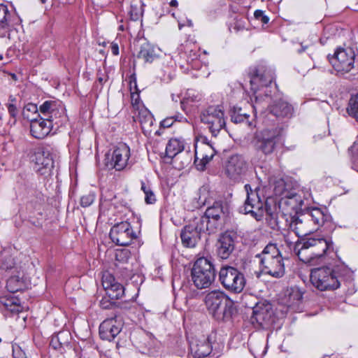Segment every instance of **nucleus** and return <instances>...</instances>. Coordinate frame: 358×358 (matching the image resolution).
<instances>
[{
    "label": "nucleus",
    "instance_id": "obj_1",
    "mask_svg": "<svg viewBox=\"0 0 358 358\" xmlns=\"http://www.w3.org/2000/svg\"><path fill=\"white\" fill-rule=\"evenodd\" d=\"M331 252H334V243L330 237L309 235L294 245V253L299 260L306 264L322 261Z\"/></svg>",
    "mask_w": 358,
    "mask_h": 358
},
{
    "label": "nucleus",
    "instance_id": "obj_2",
    "mask_svg": "<svg viewBox=\"0 0 358 358\" xmlns=\"http://www.w3.org/2000/svg\"><path fill=\"white\" fill-rule=\"evenodd\" d=\"M331 216L317 207L306 208L300 215H291L286 219V226L298 239L307 237L313 230L330 222Z\"/></svg>",
    "mask_w": 358,
    "mask_h": 358
},
{
    "label": "nucleus",
    "instance_id": "obj_3",
    "mask_svg": "<svg viewBox=\"0 0 358 358\" xmlns=\"http://www.w3.org/2000/svg\"><path fill=\"white\" fill-rule=\"evenodd\" d=\"M352 280V272L347 268H333L327 266L311 270L310 280L312 285L320 291H333L341 286L344 276Z\"/></svg>",
    "mask_w": 358,
    "mask_h": 358
},
{
    "label": "nucleus",
    "instance_id": "obj_4",
    "mask_svg": "<svg viewBox=\"0 0 358 358\" xmlns=\"http://www.w3.org/2000/svg\"><path fill=\"white\" fill-rule=\"evenodd\" d=\"M203 204L208 207L199 221L204 226L207 234H215L224 227L229 216V207L222 200L214 201L212 203L205 200Z\"/></svg>",
    "mask_w": 358,
    "mask_h": 358
},
{
    "label": "nucleus",
    "instance_id": "obj_5",
    "mask_svg": "<svg viewBox=\"0 0 358 358\" xmlns=\"http://www.w3.org/2000/svg\"><path fill=\"white\" fill-rule=\"evenodd\" d=\"M204 302L209 313L217 321H229L236 313L233 302L222 291L210 292L206 295Z\"/></svg>",
    "mask_w": 358,
    "mask_h": 358
},
{
    "label": "nucleus",
    "instance_id": "obj_6",
    "mask_svg": "<svg viewBox=\"0 0 358 358\" xmlns=\"http://www.w3.org/2000/svg\"><path fill=\"white\" fill-rule=\"evenodd\" d=\"M282 133L283 128L278 126L257 131L252 141L255 151L265 157H271L277 150Z\"/></svg>",
    "mask_w": 358,
    "mask_h": 358
},
{
    "label": "nucleus",
    "instance_id": "obj_7",
    "mask_svg": "<svg viewBox=\"0 0 358 358\" xmlns=\"http://www.w3.org/2000/svg\"><path fill=\"white\" fill-rule=\"evenodd\" d=\"M215 277L216 271L211 257H201L194 262L191 269V279L197 289L209 287Z\"/></svg>",
    "mask_w": 358,
    "mask_h": 358
},
{
    "label": "nucleus",
    "instance_id": "obj_8",
    "mask_svg": "<svg viewBox=\"0 0 358 358\" xmlns=\"http://www.w3.org/2000/svg\"><path fill=\"white\" fill-rule=\"evenodd\" d=\"M218 281L229 293L240 294L246 285L244 274L237 268L224 264L218 271Z\"/></svg>",
    "mask_w": 358,
    "mask_h": 358
},
{
    "label": "nucleus",
    "instance_id": "obj_9",
    "mask_svg": "<svg viewBox=\"0 0 358 358\" xmlns=\"http://www.w3.org/2000/svg\"><path fill=\"white\" fill-rule=\"evenodd\" d=\"M246 192V199L243 204L239 207L238 211L245 215H250L257 221H260L264 217V199L259 195V187L252 189L250 185L244 186Z\"/></svg>",
    "mask_w": 358,
    "mask_h": 358
},
{
    "label": "nucleus",
    "instance_id": "obj_10",
    "mask_svg": "<svg viewBox=\"0 0 358 358\" xmlns=\"http://www.w3.org/2000/svg\"><path fill=\"white\" fill-rule=\"evenodd\" d=\"M247 73L251 90L255 93L261 87L270 85L275 79L273 71L263 62L250 66Z\"/></svg>",
    "mask_w": 358,
    "mask_h": 358
},
{
    "label": "nucleus",
    "instance_id": "obj_11",
    "mask_svg": "<svg viewBox=\"0 0 358 358\" xmlns=\"http://www.w3.org/2000/svg\"><path fill=\"white\" fill-rule=\"evenodd\" d=\"M200 117L201 122L207 125V128L214 137H216L222 129H225L224 110L221 105L209 106L202 110Z\"/></svg>",
    "mask_w": 358,
    "mask_h": 358
},
{
    "label": "nucleus",
    "instance_id": "obj_12",
    "mask_svg": "<svg viewBox=\"0 0 358 358\" xmlns=\"http://www.w3.org/2000/svg\"><path fill=\"white\" fill-rule=\"evenodd\" d=\"M356 53L351 47L338 48L328 59L338 74L344 75L350 72L355 66Z\"/></svg>",
    "mask_w": 358,
    "mask_h": 358
},
{
    "label": "nucleus",
    "instance_id": "obj_13",
    "mask_svg": "<svg viewBox=\"0 0 358 358\" xmlns=\"http://www.w3.org/2000/svg\"><path fill=\"white\" fill-rule=\"evenodd\" d=\"M130 148L126 143H120L114 148L112 154L106 155V166L108 169L122 171L127 166L131 167L134 162L129 159Z\"/></svg>",
    "mask_w": 358,
    "mask_h": 358
},
{
    "label": "nucleus",
    "instance_id": "obj_14",
    "mask_svg": "<svg viewBox=\"0 0 358 358\" xmlns=\"http://www.w3.org/2000/svg\"><path fill=\"white\" fill-rule=\"evenodd\" d=\"M109 236L113 243L120 246L129 245L138 238L137 234L128 221L115 224L110 230Z\"/></svg>",
    "mask_w": 358,
    "mask_h": 358
},
{
    "label": "nucleus",
    "instance_id": "obj_15",
    "mask_svg": "<svg viewBox=\"0 0 358 358\" xmlns=\"http://www.w3.org/2000/svg\"><path fill=\"white\" fill-rule=\"evenodd\" d=\"M274 320V313L270 303L257 304L253 308L250 321L255 328L267 329Z\"/></svg>",
    "mask_w": 358,
    "mask_h": 358
},
{
    "label": "nucleus",
    "instance_id": "obj_16",
    "mask_svg": "<svg viewBox=\"0 0 358 358\" xmlns=\"http://www.w3.org/2000/svg\"><path fill=\"white\" fill-rule=\"evenodd\" d=\"M122 318L117 311L104 320L99 326V335L102 340L113 341L121 331Z\"/></svg>",
    "mask_w": 358,
    "mask_h": 358
},
{
    "label": "nucleus",
    "instance_id": "obj_17",
    "mask_svg": "<svg viewBox=\"0 0 358 358\" xmlns=\"http://www.w3.org/2000/svg\"><path fill=\"white\" fill-rule=\"evenodd\" d=\"M202 233H206V229L199 221L185 225L180 234L182 245L188 248H195L201 241Z\"/></svg>",
    "mask_w": 358,
    "mask_h": 358
},
{
    "label": "nucleus",
    "instance_id": "obj_18",
    "mask_svg": "<svg viewBox=\"0 0 358 358\" xmlns=\"http://www.w3.org/2000/svg\"><path fill=\"white\" fill-rule=\"evenodd\" d=\"M248 170V162L241 155H232L226 164L225 172L227 176L234 180L239 181L245 176Z\"/></svg>",
    "mask_w": 358,
    "mask_h": 358
},
{
    "label": "nucleus",
    "instance_id": "obj_19",
    "mask_svg": "<svg viewBox=\"0 0 358 358\" xmlns=\"http://www.w3.org/2000/svg\"><path fill=\"white\" fill-rule=\"evenodd\" d=\"M32 161L35 164L36 171L41 176L48 177L52 174L54 160L50 153L45 152L43 148H38L35 150Z\"/></svg>",
    "mask_w": 358,
    "mask_h": 358
},
{
    "label": "nucleus",
    "instance_id": "obj_20",
    "mask_svg": "<svg viewBox=\"0 0 358 358\" xmlns=\"http://www.w3.org/2000/svg\"><path fill=\"white\" fill-rule=\"evenodd\" d=\"M236 233L234 231H226L221 234L216 243L217 255L222 259H227L235 248Z\"/></svg>",
    "mask_w": 358,
    "mask_h": 358
},
{
    "label": "nucleus",
    "instance_id": "obj_21",
    "mask_svg": "<svg viewBox=\"0 0 358 358\" xmlns=\"http://www.w3.org/2000/svg\"><path fill=\"white\" fill-rule=\"evenodd\" d=\"M102 285L110 300L121 299L124 294V286L117 282L113 275L105 273L102 276Z\"/></svg>",
    "mask_w": 358,
    "mask_h": 358
},
{
    "label": "nucleus",
    "instance_id": "obj_22",
    "mask_svg": "<svg viewBox=\"0 0 358 358\" xmlns=\"http://www.w3.org/2000/svg\"><path fill=\"white\" fill-rule=\"evenodd\" d=\"M53 122L52 120L41 117V115H38V117L31 119L30 121L31 135L37 139L44 138L50 133Z\"/></svg>",
    "mask_w": 358,
    "mask_h": 358
},
{
    "label": "nucleus",
    "instance_id": "obj_23",
    "mask_svg": "<svg viewBox=\"0 0 358 358\" xmlns=\"http://www.w3.org/2000/svg\"><path fill=\"white\" fill-rule=\"evenodd\" d=\"M303 204V200L300 194L296 192H287L280 200L279 207L282 210H286L291 216L292 211L295 215L298 214L299 210H301Z\"/></svg>",
    "mask_w": 358,
    "mask_h": 358
},
{
    "label": "nucleus",
    "instance_id": "obj_24",
    "mask_svg": "<svg viewBox=\"0 0 358 358\" xmlns=\"http://www.w3.org/2000/svg\"><path fill=\"white\" fill-rule=\"evenodd\" d=\"M261 271L275 278H280L285 273L284 260L282 256L260 266Z\"/></svg>",
    "mask_w": 358,
    "mask_h": 358
},
{
    "label": "nucleus",
    "instance_id": "obj_25",
    "mask_svg": "<svg viewBox=\"0 0 358 358\" xmlns=\"http://www.w3.org/2000/svg\"><path fill=\"white\" fill-rule=\"evenodd\" d=\"M159 48L148 41L143 42L137 52L136 57L145 63H152L159 57Z\"/></svg>",
    "mask_w": 358,
    "mask_h": 358
},
{
    "label": "nucleus",
    "instance_id": "obj_26",
    "mask_svg": "<svg viewBox=\"0 0 358 358\" xmlns=\"http://www.w3.org/2000/svg\"><path fill=\"white\" fill-rule=\"evenodd\" d=\"M231 121L235 124L245 123L249 127H255L254 118L250 119V115L245 109L238 106H233L229 110Z\"/></svg>",
    "mask_w": 358,
    "mask_h": 358
},
{
    "label": "nucleus",
    "instance_id": "obj_27",
    "mask_svg": "<svg viewBox=\"0 0 358 358\" xmlns=\"http://www.w3.org/2000/svg\"><path fill=\"white\" fill-rule=\"evenodd\" d=\"M190 352L195 358H203L208 356L212 351L209 338L195 340L190 342Z\"/></svg>",
    "mask_w": 358,
    "mask_h": 358
},
{
    "label": "nucleus",
    "instance_id": "obj_28",
    "mask_svg": "<svg viewBox=\"0 0 358 358\" xmlns=\"http://www.w3.org/2000/svg\"><path fill=\"white\" fill-rule=\"evenodd\" d=\"M15 18V16L9 12L8 6L0 2V37H4L10 28L16 24Z\"/></svg>",
    "mask_w": 358,
    "mask_h": 358
},
{
    "label": "nucleus",
    "instance_id": "obj_29",
    "mask_svg": "<svg viewBox=\"0 0 358 358\" xmlns=\"http://www.w3.org/2000/svg\"><path fill=\"white\" fill-rule=\"evenodd\" d=\"M271 113L277 117L290 118L292 116L294 108L288 102L278 99L273 102L270 108Z\"/></svg>",
    "mask_w": 358,
    "mask_h": 358
},
{
    "label": "nucleus",
    "instance_id": "obj_30",
    "mask_svg": "<svg viewBox=\"0 0 358 358\" xmlns=\"http://www.w3.org/2000/svg\"><path fill=\"white\" fill-rule=\"evenodd\" d=\"M280 256L282 255L277 245L269 243L264 247L261 253L255 255V258L259 259V266H261Z\"/></svg>",
    "mask_w": 358,
    "mask_h": 358
},
{
    "label": "nucleus",
    "instance_id": "obj_31",
    "mask_svg": "<svg viewBox=\"0 0 358 358\" xmlns=\"http://www.w3.org/2000/svg\"><path fill=\"white\" fill-rule=\"evenodd\" d=\"M138 118L143 132L145 135L150 134L155 122L152 114L147 108L143 107L138 111Z\"/></svg>",
    "mask_w": 358,
    "mask_h": 358
},
{
    "label": "nucleus",
    "instance_id": "obj_32",
    "mask_svg": "<svg viewBox=\"0 0 358 358\" xmlns=\"http://www.w3.org/2000/svg\"><path fill=\"white\" fill-rule=\"evenodd\" d=\"M71 334L68 331H59L56 335H53L51 338L50 345L55 350L63 352L65 347L69 345V339Z\"/></svg>",
    "mask_w": 358,
    "mask_h": 358
},
{
    "label": "nucleus",
    "instance_id": "obj_33",
    "mask_svg": "<svg viewBox=\"0 0 358 358\" xmlns=\"http://www.w3.org/2000/svg\"><path fill=\"white\" fill-rule=\"evenodd\" d=\"M45 203V198L43 194L40 191L34 190L28 201L27 208L31 212L38 211V213L41 215L42 213L41 210Z\"/></svg>",
    "mask_w": 358,
    "mask_h": 358
},
{
    "label": "nucleus",
    "instance_id": "obj_34",
    "mask_svg": "<svg viewBox=\"0 0 358 358\" xmlns=\"http://www.w3.org/2000/svg\"><path fill=\"white\" fill-rule=\"evenodd\" d=\"M185 148L184 140L182 138H171L166 147V155L167 157L173 159L176 155L183 151Z\"/></svg>",
    "mask_w": 358,
    "mask_h": 358
},
{
    "label": "nucleus",
    "instance_id": "obj_35",
    "mask_svg": "<svg viewBox=\"0 0 358 358\" xmlns=\"http://www.w3.org/2000/svg\"><path fill=\"white\" fill-rule=\"evenodd\" d=\"M41 117H48L54 122L57 113V103L55 101L48 100L44 101L38 108Z\"/></svg>",
    "mask_w": 358,
    "mask_h": 358
},
{
    "label": "nucleus",
    "instance_id": "obj_36",
    "mask_svg": "<svg viewBox=\"0 0 358 358\" xmlns=\"http://www.w3.org/2000/svg\"><path fill=\"white\" fill-rule=\"evenodd\" d=\"M15 262L11 255L6 252L0 253V273L3 274L15 268Z\"/></svg>",
    "mask_w": 358,
    "mask_h": 358
},
{
    "label": "nucleus",
    "instance_id": "obj_37",
    "mask_svg": "<svg viewBox=\"0 0 358 358\" xmlns=\"http://www.w3.org/2000/svg\"><path fill=\"white\" fill-rule=\"evenodd\" d=\"M213 159L203 154H199L198 145H195L194 165L197 170L203 171L206 169V165Z\"/></svg>",
    "mask_w": 358,
    "mask_h": 358
},
{
    "label": "nucleus",
    "instance_id": "obj_38",
    "mask_svg": "<svg viewBox=\"0 0 358 358\" xmlns=\"http://www.w3.org/2000/svg\"><path fill=\"white\" fill-rule=\"evenodd\" d=\"M39 114V110L36 104L33 103H29L24 106L22 110V116L24 119L29 120L38 117Z\"/></svg>",
    "mask_w": 358,
    "mask_h": 358
},
{
    "label": "nucleus",
    "instance_id": "obj_39",
    "mask_svg": "<svg viewBox=\"0 0 358 358\" xmlns=\"http://www.w3.org/2000/svg\"><path fill=\"white\" fill-rule=\"evenodd\" d=\"M141 189L145 194V202L147 204H153L156 202L157 199L155 194H154L149 182L141 181Z\"/></svg>",
    "mask_w": 358,
    "mask_h": 358
},
{
    "label": "nucleus",
    "instance_id": "obj_40",
    "mask_svg": "<svg viewBox=\"0 0 358 358\" xmlns=\"http://www.w3.org/2000/svg\"><path fill=\"white\" fill-rule=\"evenodd\" d=\"M186 121V118L180 113H176L175 115L166 117L160 122V127L163 128L171 127L175 122Z\"/></svg>",
    "mask_w": 358,
    "mask_h": 358
},
{
    "label": "nucleus",
    "instance_id": "obj_41",
    "mask_svg": "<svg viewBox=\"0 0 358 358\" xmlns=\"http://www.w3.org/2000/svg\"><path fill=\"white\" fill-rule=\"evenodd\" d=\"M22 282L18 276H11L6 282V288L11 293L17 292L22 289Z\"/></svg>",
    "mask_w": 358,
    "mask_h": 358
},
{
    "label": "nucleus",
    "instance_id": "obj_42",
    "mask_svg": "<svg viewBox=\"0 0 358 358\" xmlns=\"http://www.w3.org/2000/svg\"><path fill=\"white\" fill-rule=\"evenodd\" d=\"M347 111L350 116L358 121V93L349 101Z\"/></svg>",
    "mask_w": 358,
    "mask_h": 358
},
{
    "label": "nucleus",
    "instance_id": "obj_43",
    "mask_svg": "<svg viewBox=\"0 0 358 358\" xmlns=\"http://www.w3.org/2000/svg\"><path fill=\"white\" fill-rule=\"evenodd\" d=\"M131 257V252L127 249L117 250L115 253V264L124 266L128 263Z\"/></svg>",
    "mask_w": 358,
    "mask_h": 358
},
{
    "label": "nucleus",
    "instance_id": "obj_44",
    "mask_svg": "<svg viewBox=\"0 0 358 358\" xmlns=\"http://www.w3.org/2000/svg\"><path fill=\"white\" fill-rule=\"evenodd\" d=\"M115 273L124 280H127L131 276V271L127 266L115 264Z\"/></svg>",
    "mask_w": 358,
    "mask_h": 358
},
{
    "label": "nucleus",
    "instance_id": "obj_45",
    "mask_svg": "<svg viewBox=\"0 0 358 358\" xmlns=\"http://www.w3.org/2000/svg\"><path fill=\"white\" fill-rule=\"evenodd\" d=\"M6 106L7 107L8 112L10 117V120L9 121L8 124H10V125H15L17 122L18 110L15 103H8L6 104Z\"/></svg>",
    "mask_w": 358,
    "mask_h": 358
},
{
    "label": "nucleus",
    "instance_id": "obj_46",
    "mask_svg": "<svg viewBox=\"0 0 358 358\" xmlns=\"http://www.w3.org/2000/svg\"><path fill=\"white\" fill-rule=\"evenodd\" d=\"M96 195L95 193L93 192H90L89 193L83 195L80 198V206L83 208H87L89 207L90 205L93 203L94 201Z\"/></svg>",
    "mask_w": 358,
    "mask_h": 358
},
{
    "label": "nucleus",
    "instance_id": "obj_47",
    "mask_svg": "<svg viewBox=\"0 0 358 358\" xmlns=\"http://www.w3.org/2000/svg\"><path fill=\"white\" fill-rule=\"evenodd\" d=\"M96 82L94 84V88L97 90L99 85H100L99 90L101 91L103 85L107 82L108 76L105 73H103L101 70H99L96 73Z\"/></svg>",
    "mask_w": 358,
    "mask_h": 358
},
{
    "label": "nucleus",
    "instance_id": "obj_48",
    "mask_svg": "<svg viewBox=\"0 0 358 358\" xmlns=\"http://www.w3.org/2000/svg\"><path fill=\"white\" fill-rule=\"evenodd\" d=\"M292 233L293 232L288 229L282 233V236L287 246L290 249H293V251L294 252V245L298 242V239L296 241H293V237H292Z\"/></svg>",
    "mask_w": 358,
    "mask_h": 358
},
{
    "label": "nucleus",
    "instance_id": "obj_49",
    "mask_svg": "<svg viewBox=\"0 0 358 358\" xmlns=\"http://www.w3.org/2000/svg\"><path fill=\"white\" fill-rule=\"evenodd\" d=\"M198 152L199 154H203V155H206L207 157L211 158H213L216 154V151L212 145H205L201 148L198 147Z\"/></svg>",
    "mask_w": 358,
    "mask_h": 358
},
{
    "label": "nucleus",
    "instance_id": "obj_50",
    "mask_svg": "<svg viewBox=\"0 0 358 358\" xmlns=\"http://www.w3.org/2000/svg\"><path fill=\"white\" fill-rule=\"evenodd\" d=\"M140 90L138 91H134L131 92V103L132 105V107L135 109L139 111L141 108H140Z\"/></svg>",
    "mask_w": 358,
    "mask_h": 358
},
{
    "label": "nucleus",
    "instance_id": "obj_51",
    "mask_svg": "<svg viewBox=\"0 0 358 358\" xmlns=\"http://www.w3.org/2000/svg\"><path fill=\"white\" fill-rule=\"evenodd\" d=\"M117 303L115 302L111 301L106 298H103L100 301V307L102 309H111L113 311L111 312L110 315H112L115 312V309H116Z\"/></svg>",
    "mask_w": 358,
    "mask_h": 358
},
{
    "label": "nucleus",
    "instance_id": "obj_52",
    "mask_svg": "<svg viewBox=\"0 0 358 358\" xmlns=\"http://www.w3.org/2000/svg\"><path fill=\"white\" fill-rule=\"evenodd\" d=\"M255 19L260 20L263 24H267L269 22V17L264 15L262 10H256L254 13Z\"/></svg>",
    "mask_w": 358,
    "mask_h": 358
},
{
    "label": "nucleus",
    "instance_id": "obj_53",
    "mask_svg": "<svg viewBox=\"0 0 358 358\" xmlns=\"http://www.w3.org/2000/svg\"><path fill=\"white\" fill-rule=\"evenodd\" d=\"M129 90L130 92L134 91H138V85H137V80H136V76L135 73H133L131 74L129 77Z\"/></svg>",
    "mask_w": 358,
    "mask_h": 358
},
{
    "label": "nucleus",
    "instance_id": "obj_54",
    "mask_svg": "<svg viewBox=\"0 0 358 358\" xmlns=\"http://www.w3.org/2000/svg\"><path fill=\"white\" fill-rule=\"evenodd\" d=\"M266 220L268 222V224L271 226V227L273 229H280V226L279 225L278 218L276 217H275L273 215H272V214L270 215L269 219L267 218Z\"/></svg>",
    "mask_w": 358,
    "mask_h": 358
},
{
    "label": "nucleus",
    "instance_id": "obj_55",
    "mask_svg": "<svg viewBox=\"0 0 358 358\" xmlns=\"http://www.w3.org/2000/svg\"><path fill=\"white\" fill-rule=\"evenodd\" d=\"M130 308V306H128V303H117V306H116V309H115V312L114 313H116L117 311H120V317L122 319V315L128 309Z\"/></svg>",
    "mask_w": 358,
    "mask_h": 358
},
{
    "label": "nucleus",
    "instance_id": "obj_56",
    "mask_svg": "<svg viewBox=\"0 0 358 358\" xmlns=\"http://www.w3.org/2000/svg\"><path fill=\"white\" fill-rule=\"evenodd\" d=\"M13 358H26L25 353L20 348L13 349Z\"/></svg>",
    "mask_w": 358,
    "mask_h": 358
},
{
    "label": "nucleus",
    "instance_id": "obj_57",
    "mask_svg": "<svg viewBox=\"0 0 358 358\" xmlns=\"http://www.w3.org/2000/svg\"><path fill=\"white\" fill-rule=\"evenodd\" d=\"M29 222H30L33 226L37 227V228H41L42 227V223L40 220H32V217L31 216L29 217V219L27 220Z\"/></svg>",
    "mask_w": 358,
    "mask_h": 358
},
{
    "label": "nucleus",
    "instance_id": "obj_58",
    "mask_svg": "<svg viewBox=\"0 0 358 358\" xmlns=\"http://www.w3.org/2000/svg\"><path fill=\"white\" fill-rule=\"evenodd\" d=\"M200 145L199 148H201L202 146H204L205 145H211L210 143L209 140L208 138L205 136H201L199 138Z\"/></svg>",
    "mask_w": 358,
    "mask_h": 358
},
{
    "label": "nucleus",
    "instance_id": "obj_59",
    "mask_svg": "<svg viewBox=\"0 0 358 358\" xmlns=\"http://www.w3.org/2000/svg\"><path fill=\"white\" fill-rule=\"evenodd\" d=\"M111 52L114 55H119V46L117 43L113 42L110 45Z\"/></svg>",
    "mask_w": 358,
    "mask_h": 358
},
{
    "label": "nucleus",
    "instance_id": "obj_60",
    "mask_svg": "<svg viewBox=\"0 0 358 358\" xmlns=\"http://www.w3.org/2000/svg\"><path fill=\"white\" fill-rule=\"evenodd\" d=\"M293 296L294 299L300 301L302 299V294L299 290H293L290 294V297Z\"/></svg>",
    "mask_w": 358,
    "mask_h": 358
},
{
    "label": "nucleus",
    "instance_id": "obj_61",
    "mask_svg": "<svg viewBox=\"0 0 358 358\" xmlns=\"http://www.w3.org/2000/svg\"><path fill=\"white\" fill-rule=\"evenodd\" d=\"M308 48V45H303V43H302L301 44V48L298 50V52L299 53H301V52H303L306 51V50H307Z\"/></svg>",
    "mask_w": 358,
    "mask_h": 358
},
{
    "label": "nucleus",
    "instance_id": "obj_62",
    "mask_svg": "<svg viewBox=\"0 0 358 358\" xmlns=\"http://www.w3.org/2000/svg\"><path fill=\"white\" fill-rule=\"evenodd\" d=\"M130 17H131V19L132 20H137L138 19V17H139V16H138L137 13H133V10H132L130 11Z\"/></svg>",
    "mask_w": 358,
    "mask_h": 358
},
{
    "label": "nucleus",
    "instance_id": "obj_63",
    "mask_svg": "<svg viewBox=\"0 0 358 358\" xmlns=\"http://www.w3.org/2000/svg\"><path fill=\"white\" fill-rule=\"evenodd\" d=\"M169 5L171 7H176V8L178 6V1L177 0H171V1L169 3Z\"/></svg>",
    "mask_w": 358,
    "mask_h": 358
},
{
    "label": "nucleus",
    "instance_id": "obj_64",
    "mask_svg": "<svg viewBox=\"0 0 358 358\" xmlns=\"http://www.w3.org/2000/svg\"><path fill=\"white\" fill-rule=\"evenodd\" d=\"M150 356H153L155 358H161V354L159 352H157L156 354L152 353V352H150Z\"/></svg>",
    "mask_w": 358,
    "mask_h": 358
}]
</instances>
